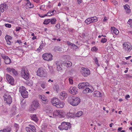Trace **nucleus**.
I'll list each match as a JSON object with an SVG mask.
<instances>
[{
    "mask_svg": "<svg viewBox=\"0 0 132 132\" xmlns=\"http://www.w3.org/2000/svg\"><path fill=\"white\" fill-rule=\"evenodd\" d=\"M67 116L68 117L72 118L75 117V114L74 113H72L70 111L67 114Z\"/></svg>",
    "mask_w": 132,
    "mask_h": 132,
    "instance_id": "32",
    "label": "nucleus"
},
{
    "mask_svg": "<svg viewBox=\"0 0 132 132\" xmlns=\"http://www.w3.org/2000/svg\"><path fill=\"white\" fill-rule=\"evenodd\" d=\"M67 96V93L64 91H63L60 93L59 95V97L61 99H65Z\"/></svg>",
    "mask_w": 132,
    "mask_h": 132,
    "instance_id": "19",
    "label": "nucleus"
},
{
    "mask_svg": "<svg viewBox=\"0 0 132 132\" xmlns=\"http://www.w3.org/2000/svg\"><path fill=\"white\" fill-rule=\"evenodd\" d=\"M90 18L92 23L96 22L97 20V18L96 16H94Z\"/></svg>",
    "mask_w": 132,
    "mask_h": 132,
    "instance_id": "33",
    "label": "nucleus"
},
{
    "mask_svg": "<svg viewBox=\"0 0 132 132\" xmlns=\"http://www.w3.org/2000/svg\"><path fill=\"white\" fill-rule=\"evenodd\" d=\"M32 1L34 2L37 3H38L40 2V0H32Z\"/></svg>",
    "mask_w": 132,
    "mask_h": 132,
    "instance_id": "54",
    "label": "nucleus"
},
{
    "mask_svg": "<svg viewBox=\"0 0 132 132\" xmlns=\"http://www.w3.org/2000/svg\"><path fill=\"white\" fill-rule=\"evenodd\" d=\"M101 93L98 91H96L94 92V96L97 97H100L101 96Z\"/></svg>",
    "mask_w": 132,
    "mask_h": 132,
    "instance_id": "31",
    "label": "nucleus"
},
{
    "mask_svg": "<svg viewBox=\"0 0 132 132\" xmlns=\"http://www.w3.org/2000/svg\"><path fill=\"white\" fill-rule=\"evenodd\" d=\"M55 27L57 28L56 30H57L60 28V25L59 23H58L55 26Z\"/></svg>",
    "mask_w": 132,
    "mask_h": 132,
    "instance_id": "50",
    "label": "nucleus"
},
{
    "mask_svg": "<svg viewBox=\"0 0 132 132\" xmlns=\"http://www.w3.org/2000/svg\"><path fill=\"white\" fill-rule=\"evenodd\" d=\"M65 116V112L62 110L55 111L53 113V116L54 117L57 116L59 118H64Z\"/></svg>",
    "mask_w": 132,
    "mask_h": 132,
    "instance_id": "3",
    "label": "nucleus"
},
{
    "mask_svg": "<svg viewBox=\"0 0 132 132\" xmlns=\"http://www.w3.org/2000/svg\"><path fill=\"white\" fill-rule=\"evenodd\" d=\"M37 75L41 77H45L46 75V73L45 72L44 70L41 68H39L37 70Z\"/></svg>",
    "mask_w": 132,
    "mask_h": 132,
    "instance_id": "11",
    "label": "nucleus"
},
{
    "mask_svg": "<svg viewBox=\"0 0 132 132\" xmlns=\"http://www.w3.org/2000/svg\"><path fill=\"white\" fill-rule=\"evenodd\" d=\"M30 117L32 120L36 122H37L38 121V119L36 114H31L30 115Z\"/></svg>",
    "mask_w": 132,
    "mask_h": 132,
    "instance_id": "26",
    "label": "nucleus"
},
{
    "mask_svg": "<svg viewBox=\"0 0 132 132\" xmlns=\"http://www.w3.org/2000/svg\"><path fill=\"white\" fill-rule=\"evenodd\" d=\"M89 85V83L87 82H81L79 84L78 87L79 89H84L87 88Z\"/></svg>",
    "mask_w": 132,
    "mask_h": 132,
    "instance_id": "15",
    "label": "nucleus"
},
{
    "mask_svg": "<svg viewBox=\"0 0 132 132\" xmlns=\"http://www.w3.org/2000/svg\"><path fill=\"white\" fill-rule=\"evenodd\" d=\"M1 56L4 60L6 64H9L11 62V60L8 56L4 54H1Z\"/></svg>",
    "mask_w": 132,
    "mask_h": 132,
    "instance_id": "16",
    "label": "nucleus"
},
{
    "mask_svg": "<svg viewBox=\"0 0 132 132\" xmlns=\"http://www.w3.org/2000/svg\"><path fill=\"white\" fill-rule=\"evenodd\" d=\"M113 3L115 5H116L117 4H118L117 2L116 1H113Z\"/></svg>",
    "mask_w": 132,
    "mask_h": 132,
    "instance_id": "57",
    "label": "nucleus"
},
{
    "mask_svg": "<svg viewBox=\"0 0 132 132\" xmlns=\"http://www.w3.org/2000/svg\"><path fill=\"white\" fill-rule=\"evenodd\" d=\"M94 60L95 61L96 64H97V66L98 67L100 65L98 63V60L97 58V57H95V59Z\"/></svg>",
    "mask_w": 132,
    "mask_h": 132,
    "instance_id": "49",
    "label": "nucleus"
},
{
    "mask_svg": "<svg viewBox=\"0 0 132 132\" xmlns=\"http://www.w3.org/2000/svg\"><path fill=\"white\" fill-rule=\"evenodd\" d=\"M78 89L75 87H71L69 89V92L73 95L76 94L77 92Z\"/></svg>",
    "mask_w": 132,
    "mask_h": 132,
    "instance_id": "17",
    "label": "nucleus"
},
{
    "mask_svg": "<svg viewBox=\"0 0 132 132\" xmlns=\"http://www.w3.org/2000/svg\"><path fill=\"white\" fill-rule=\"evenodd\" d=\"M111 33L113 34L114 33L116 35H118L119 34V31L116 28L111 27Z\"/></svg>",
    "mask_w": 132,
    "mask_h": 132,
    "instance_id": "23",
    "label": "nucleus"
},
{
    "mask_svg": "<svg viewBox=\"0 0 132 132\" xmlns=\"http://www.w3.org/2000/svg\"><path fill=\"white\" fill-rule=\"evenodd\" d=\"M50 21V19H47L45 20L44 22V24L47 25L48 24Z\"/></svg>",
    "mask_w": 132,
    "mask_h": 132,
    "instance_id": "39",
    "label": "nucleus"
},
{
    "mask_svg": "<svg viewBox=\"0 0 132 132\" xmlns=\"http://www.w3.org/2000/svg\"><path fill=\"white\" fill-rule=\"evenodd\" d=\"M52 4L50 1L48 2V3L47 5V7L48 9L52 8Z\"/></svg>",
    "mask_w": 132,
    "mask_h": 132,
    "instance_id": "36",
    "label": "nucleus"
},
{
    "mask_svg": "<svg viewBox=\"0 0 132 132\" xmlns=\"http://www.w3.org/2000/svg\"><path fill=\"white\" fill-rule=\"evenodd\" d=\"M46 83L45 82H43L41 84V87L43 88H44L46 87Z\"/></svg>",
    "mask_w": 132,
    "mask_h": 132,
    "instance_id": "44",
    "label": "nucleus"
},
{
    "mask_svg": "<svg viewBox=\"0 0 132 132\" xmlns=\"http://www.w3.org/2000/svg\"><path fill=\"white\" fill-rule=\"evenodd\" d=\"M45 6L44 5H42L40 6V9L42 10H45Z\"/></svg>",
    "mask_w": 132,
    "mask_h": 132,
    "instance_id": "48",
    "label": "nucleus"
},
{
    "mask_svg": "<svg viewBox=\"0 0 132 132\" xmlns=\"http://www.w3.org/2000/svg\"><path fill=\"white\" fill-rule=\"evenodd\" d=\"M80 72L82 75L84 77H87L90 74V71L87 68L82 67L81 68Z\"/></svg>",
    "mask_w": 132,
    "mask_h": 132,
    "instance_id": "10",
    "label": "nucleus"
},
{
    "mask_svg": "<svg viewBox=\"0 0 132 132\" xmlns=\"http://www.w3.org/2000/svg\"><path fill=\"white\" fill-rule=\"evenodd\" d=\"M6 70L10 72H12L14 75L16 76L18 75V73L17 71L15 69L13 68H7L6 69Z\"/></svg>",
    "mask_w": 132,
    "mask_h": 132,
    "instance_id": "18",
    "label": "nucleus"
},
{
    "mask_svg": "<svg viewBox=\"0 0 132 132\" xmlns=\"http://www.w3.org/2000/svg\"><path fill=\"white\" fill-rule=\"evenodd\" d=\"M5 26L6 27L9 28H10L11 27V25L9 24H5Z\"/></svg>",
    "mask_w": 132,
    "mask_h": 132,
    "instance_id": "53",
    "label": "nucleus"
},
{
    "mask_svg": "<svg viewBox=\"0 0 132 132\" xmlns=\"http://www.w3.org/2000/svg\"><path fill=\"white\" fill-rule=\"evenodd\" d=\"M77 2L79 4H80L82 2V0H77Z\"/></svg>",
    "mask_w": 132,
    "mask_h": 132,
    "instance_id": "58",
    "label": "nucleus"
},
{
    "mask_svg": "<svg viewBox=\"0 0 132 132\" xmlns=\"http://www.w3.org/2000/svg\"><path fill=\"white\" fill-rule=\"evenodd\" d=\"M7 6L5 4H2L0 5V10L1 12H3L4 11L7 9Z\"/></svg>",
    "mask_w": 132,
    "mask_h": 132,
    "instance_id": "22",
    "label": "nucleus"
},
{
    "mask_svg": "<svg viewBox=\"0 0 132 132\" xmlns=\"http://www.w3.org/2000/svg\"><path fill=\"white\" fill-rule=\"evenodd\" d=\"M21 76L26 80L29 78V73L28 70L26 68H22L21 70Z\"/></svg>",
    "mask_w": 132,
    "mask_h": 132,
    "instance_id": "5",
    "label": "nucleus"
},
{
    "mask_svg": "<svg viewBox=\"0 0 132 132\" xmlns=\"http://www.w3.org/2000/svg\"><path fill=\"white\" fill-rule=\"evenodd\" d=\"M6 77L9 83L12 85H14V79L13 77L8 74L6 75Z\"/></svg>",
    "mask_w": 132,
    "mask_h": 132,
    "instance_id": "14",
    "label": "nucleus"
},
{
    "mask_svg": "<svg viewBox=\"0 0 132 132\" xmlns=\"http://www.w3.org/2000/svg\"><path fill=\"white\" fill-rule=\"evenodd\" d=\"M55 90H56L57 92H58L60 90L59 86H56L54 88Z\"/></svg>",
    "mask_w": 132,
    "mask_h": 132,
    "instance_id": "47",
    "label": "nucleus"
},
{
    "mask_svg": "<svg viewBox=\"0 0 132 132\" xmlns=\"http://www.w3.org/2000/svg\"><path fill=\"white\" fill-rule=\"evenodd\" d=\"M57 65V69L58 71H60L62 70V68L60 65L58 64L57 63H56Z\"/></svg>",
    "mask_w": 132,
    "mask_h": 132,
    "instance_id": "42",
    "label": "nucleus"
},
{
    "mask_svg": "<svg viewBox=\"0 0 132 132\" xmlns=\"http://www.w3.org/2000/svg\"><path fill=\"white\" fill-rule=\"evenodd\" d=\"M123 46V49L126 52H129L132 50V44L130 43H124Z\"/></svg>",
    "mask_w": 132,
    "mask_h": 132,
    "instance_id": "8",
    "label": "nucleus"
},
{
    "mask_svg": "<svg viewBox=\"0 0 132 132\" xmlns=\"http://www.w3.org/2000/svg\"><path fill=\"white\" fill-rule=\"evenodd\" d=\"M108 20V18L107 17H105L103 20V22H105Z\"/></svg>",
    "mask_w": 132,
    "mask_h": 132,
    "instance_id": "56",
    "label": "nucleus"
},
{
    "mask_svg": "<svg viewBox=\"0 0 132 132\" xmlns=\"http://www.w3.org/2000/svg\"><path fill=\"white\" fill-rule=\"evenodd\" d=\"M44 60L47 61H51L53 60V56L50 53H46L43 55Z\"/></svg>",
    "mask_w": 132,
    "mask_h": 132,
    "instance_id": "9",
    "label": "nucleus"
},
{
    "mask_svg": "<svg viewBox=\"0 0 132 132\" xmlns=\"http://www.w3.org/2000/svg\"><path fill=\"white\" fill-rule=\"evenodd\" d=\"M85 22L87 24H88L91 23L92 22L91 21L90 18H89L85 20Z\"/></svg>",
    "mask_w": 132,
    "mask_h": 132,
    "instance_id": "35",
    "label": "nucleus"
},
{
    "mask_svg": "<svg viewBox=\"0 0 132 132\" xmlns=\"http://www.w3.org/2000/svg\"><path fill=\"white\" fill-rule=\"evenodd\" d=\"M16 31H18L19 30L21 29V28L20 27H17L16 28Z\"/></svg>",
    "mask_w": 132,
    "mask_h": 132,
    "instance_id": "55",
    "label": "nucleus"
},
{
    "mask_svg": "<svg viewBox=\"0 0 132 132\" xmlns=\"http://www.w3.org/2000/svg\"><path fill=\"white\" fill-rule=\"evenodd\" d=\"M26 129L27 132H36V129L35 126L30 125L26 128Z\"/></svg>",
    "mask_w": 132,
    "mask_h": 132,
    "instance_id": "12",
    "label": "nucleus"
},
{
    "mask_svg": "<svg viewBox=\"0 0 132 132\" xmlns=\"http://www.w3.org/2000/svg\"><path fill=\"white\" fill-rule=\"evenodd\" d=\"M69 83L71 84H72L73 83V80L71 78H69Z\"/></svg>",
    "mask_w": 132,
    "mask_h": 132,
    "instance_id": "51",
    "label": "nucleus"
},
{
    "mask_svg": "<svg viewBox=\"0 0 132 132\" xmlns=\"http://www.w3.org/2000/svg\"><path fill=\"white\" fill-rule=\"evenodd\" d=\"M127 24L129 25V26L132 28V19L129 20L127 22Z\"/></svg>",
    "mask_w": 132,
    "mask_h": 132,
    "instance_id": "38",
    "label": "nucleus"
},
{
    "mask_svg": "<svg viewBox=\"0 0 132 132\" xmlns=\"http://www.w3.org/2000/svg\"><path fill=\"white\" fill-rule=\"evenodd\" d=\"M122 127H119L118 128V131H120L122 129Z\"/></svg>",
    "mask_w": 132,
    "mask_h": 132,
    "instance_id": "60",
    "label": "nucleus"
},
{
    "mask_svg": "<svg viewBox=\"0 0 132 132\" xmlns=\"http://www.w3.org/2000/svg\"><path fill=\"white\" fill-rule=\"evenodd\" d=\"M51 102L53 105L57 108H63L64 105L63 102H60L59 100L56 98H52L51 100Z\"/></svg>",
    "mask_w": 132,
    "mask_h": 132,
    "instance_id": "2",
    "label": "nucleus"
},
{
    "mask_svg": "<svg viewBox=\"0 0 132 132\" xmlns=\"http://www.w3.org/2000/svg\"><path fill=\"white\" fill-rule=\"evenodd\" d=\"M83 112L81 111H79L75 115V116L79 117L81 116L83 114Z\"/></svg>",
    "mask_w": 132,
    "mask_h": 132,
    "instance_id": "34",
    "label": "nucleus"
},
{
    "mask_svg": "<svg viewBox=\"0 0 132 132\" xmlns=\"http://www.w3.org/2000/svg\"><path fill=\"white\" fill-rule=\"evenodd\" d=\"M113 125V123H111L109 125V126L110 127H112V126Z\"/></svg>",
    "mask_w": 132,
    "mask_h": 132,
    "instance_id": "63",
    "label": "nucleus"
},
{
    "mask_svg": "<svg viewBox=\"0 0 132 132\" xmlns=\"http://www.w3.org/2000/svg\"><path fill=\"white\" fill-rule=\"evenodd\" d=\"M4 100L6 102L7 104H10L12 102V97L10 95H5L4 96Z\"/></svg>",
    "mask_w": 132,
    "mask_h": 132,
    "instance_id": "13",
    "label": "nucleus"
},
{
    "mask_svg": "<svg viewBox=\"0 0 132 132\" xmlns=\"http://www.w3.org/2000/svg\"><path fill=\"white\" fill-rule=\"evenodd\" d=\"M17 42L19 44L22 43V42L21 40H18L17 41Z\"/></svg>",
    "mask_w": 132,
    "mask_h": 132,
    "instance_id": "59",
    "label": "nucleus"
},
{
    "mask_svg": "<svg viewBox=\"0 0 132 132\" xmlns=\"http://www.w3.org/2000/svg\"><path fill=\"white\" fill-rule=\"evenodd\" d=\"M5 39L7 44L9 45H11V40L12 39V37L10 36L7 35L5 36Z\"/></svg>",
    "mask_w": 132,
    "mask_h": 132,
    "instance_id": "21",
    "label": "nucleus"
},
{
    "mask_svg": "<svg viewBox=\"0 0 132 132\" xmlns=\"http://www.w3.org/2000/svg\"><path fill=\"white\" fill-rule=\"evenodd\" d=\"M54 12H55L54 11H54H51V12H50V13H51V14H52V15H53L54 14V13H54ZM55 12H56V11H55Z\"/></svg>",
    "mask_w": 132,
    "mask_h": 132,
    "instance_id": "62",
    "label": "nucleus"
},
{
    "mask_svg": "<svg viewBox=\"0 0 132 132\" xmlns=\"http://www.w3.org/2000/svg\"><path fill=\"white\" fill-rule=\"evenodd\" d=\"M71 126V124L68 122H63L61 123V125L59 127V129L61 130H67Z\"/></svg>",
    "mask_w": 132,
    "mask_h": 132,
    "instance_id": "6",
    "label": "nucleus"
},
{
    "mask_svg": "<svg viewBox=\"0 0 132 132\" xmlns=\"http://www.w3.org/2000/svg\"><path fill=\"white\" fill-rule=\"evenodd\" d=\"M56 21V19L54 18H53L50 19L51 23V24H55Z\"/></svg>",
    "mask_w": 132,
    "mask_h": 132,
    "instance_id": "40",
    "label": "nucleus"
},
{
    "mask_svg": "<svg viewBox=\"0 0 132 132\" xmlns=\"http://www.w3.org/2000/svg\"><path fill=\"white\" fill-rule=\"evenodd\" d=\"M42 43L41 44L39 48L37 49V51L40 50H42L46 45V44L45 43H44L43 41H41Z\"/></svg>",
    "mask_w": 132,
    "mask_h": 132,
    "instance_id": "30",
    "label": "nucleus"
},
{
    "mask_svg": "<svg viewBox=\"0 0 132 132\" xmlns=\"http://www.w3.org/2000/svg\"><path fill=\"white\" fill-rule=\"evenodd\" d=\"M107 41V39L106 38H102L100 41V42L101 43H105Z\"/></svg>",
    "mask_w": 132,
    "mask_h": 132,
    "instance_id": "43",
    "label": "nucleus"
},
{
    "mask_svg": "<svg viewBox=\"0 0 132 132\" xmlns=\"http://www.w3.org/2000/svg\"><path fill=\"white\" fill-rule=\"evenodd\" d=\"M14 127L15 129L16 132H17L19 129V125L15 123L14 125Z\"/></svg>",
    "mask_w": 132,
    "mask_h": 132,
    "instance_id": "37",
    "label": "nucleus"
},
{
    "mask_svg": "<svg viewBox=\"0 0 132 132\" xmlns=\"http://www.w3.org/2000/svg\"><path fill=\"white\" fill-rule=\"evenodd\" d=\"M39 98L42 100V101L43 103L44 104L47 103L48 100L47 99L46 97L44 95H39Z\"/></svg>",
    "mask_w": 132,
    "mask_h": 132,
    "instance_id": "20",
    "label": "nucleus"
},
{
    "mask_svg": "<svg viewBox=\"0 0 132 132\" xmlns=\"http://www.w3.org/2000/svg\"><path fill=\"white\" fill-rule=\"evenodd\" d=\"M26 7L27 8H32L34 7V5L33 3L30 2L27 3L26 4Z\"/></svg>",
    "mask_w": 132,
    "mask_h": 132,
    "instance_id": "27",
    "label": "nucleus"
},
{
    "mask_svg": "<svg viewBox=\"0 0 132 132\" xmlns=\"http://www.w3.org/2000/svg\"><path fill=\"white\" fill-rule=\"evenodd\" d=\"M130 97V96L128 95H126L125 97V98L126 99H127V98H129Z\"/></svg>",
    "mask_w": 132,
    "mask_h": 132,
    "instance_id": "61",
    "label": "nucleus"
},
{
    "mask_svg": "<svg viewBox=\"0 0 132 132\" xmlns=\"http://www.w3.org/2000/svg\"><path fill=\"white\" fill-rule=\"evenodd\" d=\"M40 107V104L37 100H34L29 108V110L31 111H34Z\"/></svg>",
    "mask_w": 132,
    "mask_h": 132,
    "instance_id": "4",
    "label": "nucleus"
},
{
    "mask_svg": "<svg viewBox=\"0 0 132 132\" xmlns=\"http://www.w3.org/2000/svg\"><path fill=\"white\" fill-rule=\"evenodd\" d=\"M124 9L127 13H129L131 12V10L130 9V7L127 4H126L124 6Z\"/></svg>",
    "mask_w": 132,
    "mask_h": 132,
    "instance_id": "28",
    "label": "nucleus"
},
{
    "mask_svg": "<svg viewBox=\"0 0 132 132\" xmlns=\"http://www.w3.org/2000/svg\"><path fill=\"white\" fill-rule=\"evenodd\" d=\"M19 91L23 98H26L28 97V92L26 91L25 87L22 86L19 88Z\"/></svg>",
    "mask_w": 132,
    "mask_h": 132,
    "instance_id": "7",
    "label": "nucleus"
},
{
    "mask_svg": "<svg viewBox=\"0 0 132 132\" xmlns=\"http://www.w3.org/2000/svg\"><path fill=\"white\" fill-rule=\"evenodd\" d=\"M52 15L51 14V13H50V12H48L47 13V14H45L43 16H41L42 18H44L45 16H50L51 15Z\"/></svg>",
    "mask_w": 132,
    "mask_h": 132,
    "instance_id": "45",
    "label": "nucleus"
},
{
    "mask_svg": "<svg viewBox=\"0 0 132 132\" xmlns=\"http://www.w3.org/2000/svg\"><path fill=\"white\" fill-rule=\"evenodd\" d=\"M67 43L68 45L71 46V48L73 49H76L77 48V46L76 45L70 42L67 41Z\"/></svg>",
    "mask_w": 132,
    "mask_h": 132,
    "instance_id": "24",
    "label": "nucleus"
},
{
    "mask_svg": "<svg viewBox=\"0 0 132 132\" xmlns=\"http://www.w3.org/2000/svg\"><path fill=\"white\" fill-rule=\"evenodd\" d=\"M64 65L67 67H70L72 65V63L71 62L69 61H65L63 62Z\"/></svg>",
    "mask_w": 132,
    "mask_h": 132,
    "instance_id": "25",
    "label": "nucleus"
},
{
    "mask_svg": "<svg viewBox=\"0 0 132 132\" xmlns=\"http://www.w3.org/2000/svg\"><path fill=\"white\" fill-rule=\"evenodd\" d=\"M91 50L92 51L96 52L98 50V49L95 47L94 46L92 47Z\"/></svg>",
    "mask_w": 132,
    "mask_h": 132,
    "instance_id": "46",
    "label": "nucleus"
},
{
    "mask_svg": "<svg viewBox=\"0 0 132 132\" xmlns=\"http://www.w3.org/2000/svg\"><path fill=\"white\" fill-rule=\"evenodd\" d=\"M10 129H3V130H0V132H10Z\"/></svg>",
    "mask_w": 132,
    "mask_h": 132,
    "instance_id": "41",
    "label": "nucleus"
},
{
    "mask_svg": "<svg viewBox=\"0 0 132 132\" xmlns=\"http://www.w3.org/2000/svg\"><path fill=\"white\" fill-rule=\"evenodd\" d=\"M80 101V99L76 97L70 96L68 99V102L71 105L73 106L78 105Z\"/></svg>",
    "mask_w": 132,
    "mask_h": 132,
    "instance_id": "1",
    "label": "nucleus"
},
{
    "mask_svg": "<svg viewBox=\"0 0 132 132\" xmlns=\"http://www.w3.org/2000/svg\"><path fill=\"white\" fill-rule=\"evenodd\" d=\"M37 39L36 37V36H34L32 38V39L33 40H34L35 39Z\"/></svg>",
    "mask_w": 132,
    "mask_h": 132,
    "instance_id": "64",
    "label": "nucleus"
},
{
    "mask_svg": "<svg viewBox=\"0 0 132 132\" xmlns=\"http://www.w3.org/2000/svg\"><path fill=\"white\" fill-rule=\"evenodd\" d=\"M93 90L92 89H90L88 88H85V89L82 92L84 94H87L89 93L92 92Z\"/></svg>",
    "mask_w": 132,
    "mask_h": 132,
    "instance_id": "29",
    "label": "nucleus"
},
{
    "mask_svg": "<svg viewBox=\"0 0 132 132\" xmlns=\"http://www.w3.org/2000/svg\"><path fill=\"white\" fill-rule=\"evenodd\" d=\"M48 68H49V70L50 72H53V71L52 67L50 66H48Z\"/></svg>",
    "mask_w": 132,
    "mask_h": 132,
    "instance_id": "52",
    "label": "nucleus"
}]
</instances>
